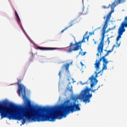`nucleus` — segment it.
<instances>
[{"label":"nucleus","instance_id":"1","mask_svg":"<svg viewBox=\"0 0 127 127\" xmlns=\"http://www.w3.org/2000/svg\"><path fill=\"white\" fill-rule=\"evenodd\" d=\"M26 108L23 110V115L17 112H13L12 109L15 111L20 110V106L13 104L10 106L4 105L0 103V114L1 120L3 118H7L9 120H16L21 121L22 120V124L24 125L28 121H33L34 122H54V117L51 115V111L52 109L48 107H40L37 111L30 109L31 103L28 99L26 100L25 103Z\"/></svg>","mask_w":127,"mask_h":127},{"label":"nucleus","instance_id":"2","mask_svg":"<svg viewBox=\"0 0 127 127\" xmlns=\"http://www.w3.org/2000/svg\"><path fill=\"white\" fill-rule=\"evenodd\" d=\"M115 47H116V46L113 45L111 50L108 51L106 54H105L103 57H101L99 61L96 60L94 64L96 71H95L94 74L91 75L89 78L91 82L90 88L86 87L81 92L80 94L78 96L79 99L82 100L83 102H91L90 99L93 97V95L90 94V91H91V92H93L94 93L95 91H98L100 87H101V86L99 85L97 89H95V86H96L98 83V80H97V78L98 77V75L100 73H102L101 75H102L104 70H107V69H108L107 65L109 64V62H110L108 61V59H107L106 57H107L110 53H112V52L114 51ZM93 87L94 89H95L94 90L93 88Z\"/></svg>","mask_w":127,"mask_h":127},{"label":"nucleus","instance_id":"3","mask_svg":"<svg viewBox=\"0 0 127 127\" xmlns=\"http://www.w3.org/2000/svg\"><path fill=\"white\" fill-rule=\"evenodd\" d=\"M72 100L74 101V102H70V101L67 100L64 102V105L61 108L58 107H48L49 109H52V111H50L52 117H54V122H55V120H61L63 117L66 118V115L70 113H74V112H78L81 110L79 104H76V102L78 100V97L76 96H73Z\"/></svg>","mask_w":127,"mask_h":127},{"label":"nucleus","instance_id":"4","mask_svg":"<svg viewBox=\"0 0 127 127\" xmlns=\"http://www.w3.org/2000/svg\"><path fill=\"white\" fill-rule=\"evenodd\" d=\"M126 0H116L114 1L112 4H109V6L111 7V9H112L107 15L106 16V19L105 22V24L106 25H108V23L111 20V17H112V13L115 11V8L117 6V4H120V3H122V2H125Z\"/></svg>","mask_w":127,"mask_h":127},{"label":"nucleus","instance_id":"5","mask_svg":"<svg viewBox=\"0 0 127 127\" xmlns=\"http://www.w3.org/2000/svg\"><path fill=\"white\" fill-rule=\"evenodd\" d=\"M107 27H108V25L104 24L102 29V38L97 48L98 53L96 55L97 56H98V57L100 56H100H102V53H103V51L104 50V40L105 39V34H106V30L107 29ZM99 53H100V55Z\"/></svg>","mask_w":127,"mask_h":127},{"label":"nucleus","instance_id":"6","mask_svg":"<svg viewBox=\"0 0 127 127\" xmlns=\"http://www.w3.org/2000/svg\"><path fill=\"white\" fill-rule=\"evenodd\" d=\"M20 83H21V79H18L17 84L19 87L18 89V94H21L23 98H24L25 97V87L23 86V84H21Z\"/></svg>","mask_w":127,"mask_h":127},{"label":"nucleus","instance_id":"7","mask_svg":"<svg viewBox=\"0 0 127 127\" xmlns=\"http://www.w3.org/2000/svg\"><path fill=\"white\" fill-rule=\"evenodd\" d=\"M86 38H87V37H85V36H84L83 39L81 41H80L78 42H75L76 47L74 50H79L80 49H81V51H80L79 53V55L82 54V51H83V50H82V48L81 47H82V43L86 42V41L85 40Z\"/></svg>","mask_w":127,"mask_h":127},{"label":"nucleus","instance_id":"8","mask_svg":"<svg viewBox=\"0 0 127 127\" xmlns=\"http://www.w3.org/2000/svg\"><path fill=\"white\" fill-rule=\"evenodd\" d=\"M76 43H75V44H73L72 43H70V45H69V49L68 51H67V52L68 53H71V52H72V51H77L79 50H74L75 48H76Z\"/></svg>","mask_w":127,"mask_h":127},{"label":"nucleus","instance_id":"9","mask_svg":"<svg viewBox=\"0 0 127 127\" xmlns=\"http://www.w3.org/2000/svg\"><path fill=\"white\" fill-rule=\"evenodd\" d=\"M36 49L38 50H55L57 49V48H45V47H36Z\"/></svg>","mask_w":127,"mask_h":127},{"label":"nucleus","instance_id":"10","mask_svg":"<svg viewBox=\"0 0 127 127\" xmlns=\"http://www.w3.org/2000/svg\"><path fill=\"white\" fill-rule=\"evenodd\" d=\"M69 84H71V83H69L68 84V87H67V91H69V92H73V90L72 89V86H69Z\"/></svg>","mask_w":127,"mask_h":127},{"label":"nucleus","instance_id":"11","mask_svg":"<svg viewBox=\"0 0 127 127\" xmlns=\"http://www.w3.org/2000/svg\"><path fill=\"white\" fill-rule=\"evenodd\" d=\"M15 14L18 21H20V18H19V16H18V14H17V12H16V10H15Z\"/></svg>","mask_w":127,"mask_h":127},{"label":"nucleus","instance_id":"12","mask_svg":"<svg viewBox=\"0 0 127 127\" xmlns=\"http://www.w3.org/2000/svg\"><path fill=\"white\" fill-rule=\"evenodd\" d=\"M75 24V23H74V21H71L70 23H69V26L66 27L69 28V27H71V26H72L73 25Z\"/></svg>","mask_w":127,"mask_h":127},{"label":"nucleus","instance_id":"13","mask_svg":"<svg viewBox=\"0 0 127 127\" xmlns=\"http://www.w3.org/2000/svg\"><path fill=\"white\" fill-rule=\"evenodd\" d=\"M69 66H70V64H66V65H64L63 67H65L66 69L68 71L69 70Z\"/></svg>","mask_w":127,"mask_h":127},{"label":"nucleus","instance_id":"14","mask_svg":"<svg viewBox=\"0 0 127 127\" xmlns=\"http://www.w3.org/2000/svg\"><path fill=\"white\" fill-rule=\"evenodd\" d=\"M61 73H62V71H60V72L59 73V76L60 78H61V77H62V74Z\"/></svg>","mask_w":127,"mask_h":127},{"label":"nucleus","instance_id":"15","mask_svg":"<svg viewBox=\"0 0 127 127\" xmlns=\"http://www.w3.org/2000/svg\"><path fill=\"white\" fill-rule=\"evenodd\" d=\"M66 29H68V27H66L63 30L61 31V33H63V32H64V31H65V30H66Z\"/></svg>","mask_w":127,"mask_h":127},{"label":"nucleus","instance_id":"16","mask_svg":"<svg viewBox=\"0 0 127 127\" xmlns=\"http://www.w3.org/2000/svg\"><path fill=\"white\" fill-rule=\"evenodd\" d=\"M107 41H108V44H110V38H108L107 39Z\"/></svg>","mask_w":127,"mask_h":127},{"label":"nucleus","instance_id":"17","mask_svg":"<svg viewBox=\"0 0 127 127\" xmlns=\"http://www.w3.org/2000/svg\"><path fill=\"white\" fill-rule=\"evenodd\" d=\"M87 35H88V32H86L84 35V37L85 36H87Z\"/></svg>","mask_w":127,"mask_h":127},{"label":"nucleus","instance_id":"18","mask_svg":"<svg viewBox=\"0 0 127 127\" xmlns=\"http://www.w3.org/2000/svg\"><path fill=\"white\" fill-rule=\"evenodd\" d=\"M22 30L24 32V34H26V32H25V31H24V29H23Z\"/></svg>","mask_w":127,"mask_h":127},{"label":"nucleus","instance_id":"19","mask_svg":"<svg viewBox=\"0 0 127 127\" xmlns=\"http://www.w3.org/2000/svg\"><path fill=\"white\" fill-rule=\"evenodd\" d=\"M80 64L82 67L83 66H84V64H83V63H82V62H80Z\"/></svg>","mask_w":127,"mask_h":127},{"label":"nucleus","instance_id":"20","mask_svg":"<svg viewBox=\"0 0 127 127\" xmlns=\"http://www.w3.org/2000/svg\"><path fill=\"white\" fill-rule=\"evenodd\" d=\"M115 29H116V26H115V27L112 28V30H114Z\"/></svg>","mask_w":127,"mask_h":127},{"label":"nucleus","instance_id":"21","mask_svg":"<svg viewBox=\"0 0 127 127\" xmlns=\"http://www.w3.org/2000/svg\"><path fill=\"white\" fill-rule=\"evenodd\" d=\"M103 8H108V7H107L106 6H103Z\"/></svg>","mask_w":127,"mask_h":127},{"label":"nucleus","instance_id":"22","mask_svg":"<svg viewBox=\"0 0 127 127\" xmlns=\"http://www.w3.org/2000/svg\"><path fill=\"white\" fill-rule=\"evenodd\" d=\"M86 38H87V40H89V36H88L87 37H86Z\"/></svg>","mask_w":127,"mask_h":127},{"label":"nucleus","instance_id":"23","mask_svg":"<svg viewBox=\"0 0 127 127\" xmlns=\"http://www.w3.org/2000/svg\"><path fill=\"white\" fill-rule=\"evenodd\" d=\"M89 34H94V32H93L92 33H91V32H90V33H89Z\"/></svg>","mask_w":127,"mask_h":127},{"label":"nucleus","instance_id":"24","mask_svg":"<svg viewBox=\"0 0 127 127\" xmlns=\"http://www.w3.org/2000/svg\"><path fill=\"white\" fill-rule=\"evenodd\" d=\"M86 54V52H84L83 55H85Z\"/></svg>","mask_w":127,"mask_h":127},{"label":"nucleus","instance_id":"25","mask_svg":"<svg viewBox=\"0 0 127 127\" xmlns=\"http://www.w3.org/2000/svg\"><path fill=\"white\" fill-rule=\"evenodd\" d=\"M103 18H104V19H106V16H104V17H103Z\"/></svg>","mask_w":127,"mask_h":127},{"label":"nucleus","instance_id":"26","mask_svg":"<svg viewBox=\"0 0 127 127\" xmlns=\"http://www.w3.org/2000/svg\"><path fill=\"white\" fill-rule=\"evenodd\" d=\"M101 27L98 28V29H100Z\"/></svg>","mask_w":127,"mask_h":127},{"label":"nucleus","instance_id":"27","mask_svg":"<svg viewBox=\"0 0 127 127\" xmlns=\"http://www.w3.org/2000/svg\"><path fill=\"white\" fill-rule=\"evenodd\" d=\"M72 80H74V78H72Z\"/></svg>","mask_w":127,"mask_h":127},{"label":"nucleus","instance_id":"28","mask_svg":"<svg viewBox=\"0 0 127 127\" xmlns=\"http://www.w3.org/2000/svg\"><path fill=\"white\" fill-rule=\"evenodd\" d=\"M87 14V13H85V14Z\"/></svg>","mask_w":127,"mask_h":127},{"label":"nucleus","instance_id":"29","mask_svg":"<svg viewBox=\"0 0 127 127\" xmlns=\"http://www.w3.org/2000/svg\"><path fill=\"white\" fill-rule=\"evenodd\" d=\"M105 51H107V50H105Z\"/></svg>","mask_w":127,"mask_h":127}]
</instances>
